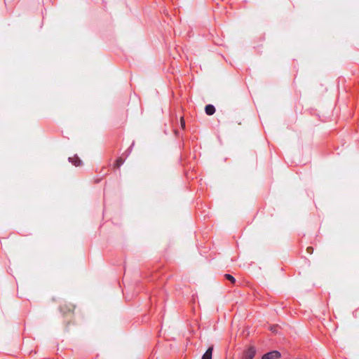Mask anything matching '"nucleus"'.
I'll use <instances>...</instances> for the list:
<instances>
[{
  "mask_svg": "<svg viewBox=\"0 0 359 359\" xmlns=\"http://www.w3.org/2000/svg\"><path fill=\"white\" fill-rule=\"evenodd\" d=\"M256 354V349L254 346H250L246 349L242 356V359H253Z\"/></svg>",
  "mask_w": 359,
  "mask_h": 359,
  "instance_id": "1",
  "label": "nucleus"
},
{
  "mask_svg": "<svg viewBox=\"0 0 359 359\" xmlns=\"http://www.w3.org/2000/svg\"><path fill=\"white\" fill-rule=\"evenodd\" d=\"M281 354L278 351H272L263 355L262 359H279Z\"/></svg>",
  "mask_w": 359,
  "mask_h": 359,
  "instance_id": "2",
  "label": "nucleus"
},
{
  "mask_svg": "<svg viewBox=\"0 0 359 359\" xmlns=\"http://www.w3.org/2000/svg\"><path fill=\"white\" fill-rule=\"evenodd\" d=\"M213 346H210L206 352L203 354L202 359H212Z\"/></svg>",
  "mask_w": 359,
  "mask_h": 359,
  "instance_id": "3",
  "label": "nucleus"
},
{
  "mask_svg": "<svg viewBox=\"0 0 359 359\" xmlns=\"http://www.w3.org/2000/svg\"><path fill=\"white\" fill-rule=\"evenodd\" d=\"M69 162H71L72 164H74L75 166H79L81 165V161L79 159V158L76 156L69 158Z\"/></svg>",
  "mask_w": 359,
  "mask_h": 359,
  "instance_id": "4",
  "label": "nucleus"
},
{
  "mask_svg": "<svg viewBox=\"0 0 359 359\" xmlns=\"http://www.w3.org/2000/svg\"><path fill=\"white\" fill-rule=\"evenodd\" d=\"M205 111L208 115H212L215 112V108L212 104H208L205 106Z\"/></svg>",
  "mask_w": 359,
  "mask_h": 359,
  "instance_id": "5",
  "label": "nucleus"
},
{
  "mask_svg": "<svg viewBox=\"0 0 359 359\" xmlns=\"http://www.w3.org/2000/svg\"><path fill=\"white\" fill-rule=\"evenodd\" d=\"M123 161L122 158H118L115 162V167L118 168L123 163Z\"/></svg>",
  "mask_w": 359,
  "mask_h": 359,
  "instance_id": "6",
  "label": "nucleus"
},
{
  "mask_svg": "<svg viewBox=\"0 0 359 359\" xmlns=\"http://www.w3.org/2000/svg\"><path fill=\"white\" fill-rule=\"evenodd\" d=\"M224 277L226 280H229L231 283H234L236 281L235 278L230 274H225Z\"/></svg>",
  "mask_w": 359,
  "mask_h": 359,
  "instance_id": "7",
  "label": "nucleus"
},
{
  "mask_svg": "<svg viewBox=\"0 0 359 359\" xmlns=\"http://www.w3.org/2000/svg\"><path fill=\"white\" fill-rule=\"evenodd\" d=\"M306 251L308 253L311 254L313 252V248L311 247H308Z\"/></svg>",
  "mask_w": 359,
  "mask_h": 359,
  "instance_id": "8",
  "label": "nucleus"
},
{
  "mask_svg": "<svg viewBox=\"0 0 359 359\" xmlns=\"http://www.w3.org/2000/svg\"><path fill=\"white\" fill-rule=\"evenodd\" d=\"M181 125H182V128H184L185 126V123H184L183 118H181Z\"/></svg>",
  "mask_w": 359,
  "mask_h": 359,
  "instance_id": "9",
  "label": "nucleus"
}]
</instances>
